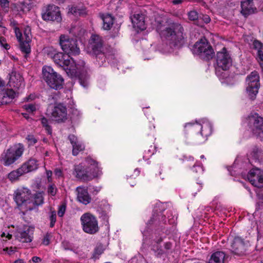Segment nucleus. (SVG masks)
Wrapping results in <instances>:
<instances>
[{
  "label": "nucleus",
  "instance_id": "f257e3e1",
  "mask_svg": "<svg viewBox=\"0 0 263 263\" xmlns=\"http://www.w3.org/2000/svg\"><path fill=\"white\" fill-rule=\"evenodd\" d=\"M156 30L162 40L166 41L171 48L181 45L183 39V27L175 22H167L165 19L156 20Z\"/></svg>",
  "mask_w": 263,
  "mask_h": 263
},
{
  "label": "nucleus",
  "instance_id": "f03ea898",
  "mask_svg": "<svg viewBox=\"0 0 263 263\" xmlns=\"http://www.w3.org/2000/svg\"><path fill=\"white\" fill-rule=\"evenodd\" d=\"M54 62L62 67H64L68 74L71 77L76 76L80 74L79 82L84 87L88 85V76L87 74L83 76L82 72L84 69V62L82 61L79 63L76 64L72 58L69 55L59 52L53 59Z\"/></svg>",
  "mask_w": 263,
  "mask_h": 263
},
{
  "label": "nucleus",
  "instance_id": "7ed1b4c3",
  "mask_svg": "<svg viewBox=\"0 0 263 263\" xmlns=\"http://www.w3.org/2000/svg\"><path fill=\"white\" fill-rule=\"evenodd\" d=\"M73 174L80 180L90 181L101 176L102 171L97 162L87 158L83 162L75 166Z\"/></svg>",
  "mask_w": 263,
  "mask_h": 263
},
{
  "label": "nucleus",
  "instance_id": "20e7f679",
  "mask_svg": "<svg viewBox=\"0 0 263 263\" xmlns=\"http://www.w3.org/2000/svg\"><path fill=\"white\" fill-rule=\"evenodd\" d=\"M186 130L193 131H200V134H197L196 137L195 142L197 143H202L206 140L207 137L212 133L211 124L207 120H204L202 124L198 123H187L184 125Z\"/></svg>",
  "mask_w": 263,
  "mask_h": 263
},
{
  "label": "nucleus",
  "instance_id": "39448f33",
  "mask_svg": "<svg viewBox=\"0 0 263 263\" xmlns=\"http://www.w3.org/2000/svg\"><path fill=\"white\" fill-rule=\"evenodd\" d=\"M42 75L43 80L50 88L58 90L63 87L64 79L51 67L44 66L42 68Z\"/></svg>",
  "mask_w": 263,
  "mask_h": 263
},
{
  "label": "nucleus",
  "instance_id": "423d86ee",
  "mask_svg": "<svg viewBox=\"0 0 263 263\" xmlns=\"http://www.w3.org/2000/svg\"><path fill=\"white\" fill-rule=\"evenodd\" d=\"M23 146L20 144L14 145L8 149L2 155L1 161L5 166H9L14 163L22 155Z\"/></svg>",
  "mask_w": 263,
  "mask_h": 263
},
{
  "label": "nucleus",
  "instance_id": "0eeeda50",
  "mask_svg": "<svg viewBox=\"0 0 263 263\" xmlns=\"http://www.w3.org/2000/svg\"><path fill=\"white\" fill-rule=\"evenodd\" d=\"M192 51L194 54L198 55L206 60L212 58L214 54L212 47L205 38H202L197 42L194 45Z\"/></svg>",
  "mask_w": 263,
  "mask_h": 263
},
{
  "label": "nucleus",
  "instance_id": "6e6552de",
  "mask_svg": "<svg viewBox=\"0 0 263 263\" xmlns=\"http://www.w3.org/2000/svg\"><path fill=\"white\" fill-rule=\"evenodd\" d=\"M59 44L62 50L69 56L76 55L80 53V50L77 40L69 37L68 35L62 34L59 38Z\"/></svg>",
  "mask_w": 263,
  "mask_h": 263
},
{
  "label": "nucleus",
  "instance_id": "1a4fd4ad",
  "mask_svg": "<svg viewBox=\"0 0 263 263\" xmlns=\"http://www.w3.org/2000/svg\"><path fill=\"white\" fill-rule=\"evenodd\" d=\"M31 191L24 186L18 187L13 194V198L17 205L22 206V209L25 211H28L27 207L31 203Z\"/></svg>",
  "mask_w": 263,
  "mask_h": 263
},
{
  "label": "nucleus",
  "instance_id": "9d476101",
  "mask_svg": "<svg viewBox=\"0 0 263 263\" xmlns=\"http://www.w3.org/2000/svg\"><path fill=\"white\" fill-rule=\"evenodd\" d=\"M80 220L83 230L86 233L93 234L99 231L98 222L96 217L90 213L83 214Z\"/></svg>",
  "mask_w": 263,
  "mask_h": 263
},
{
  "label": "nucleus",
  "instance_id": "9b49d317",
  "mask_svg": "<svg viewBox=\"0 0 263 263\" xmlns=\"http://www.w3.org/2000/svg\"><path fill=\"white\" fill-rule=\"evenodd\" d=\"M246 92L251 99H254L260 87L259 76L257 71L252 72L246 78Z\"/></svg>",
  "mask_w": 263,
  "mask_h": 263
},
{
  "label": "nucleus",
  "instance_id": "f8f14e48",
  "mask_svg": "<svg viewBox=\"0 0 263 263\" xmlns=\"http://www.w3.org/2000/svg\"><path fill=\"white\" fill-rule=\"evenodd\" d=\"M249 125L254 134L263 138V118L256 113L248 117Z\"/></svg>",
  "mask_w": 263,
  "mask_h": 263
},
{
  "label": "nucleus",
  "instance_id": "ddd939ff",
  "mask_svg": "<svg viewBox=\"0 0 263 263\" xmlns=\"http://www.w3.org/2000/svg\"><path fill=\"white\" fill-rule=\"evenodd\" d=\"M216 58L217 67L223 70H228L232 66V58L224 47L221 51L217 52Z\"/></svg>",
  "mask_w": 263,
  "mask_h": 263
},
{
  "label": "nucleus",
  "instance_id": "4468645a",
  "mask_svg": "<svg viewBox=\"0 0 263 263\" xmlns=\"http://www.w3.org/2000/svg\"><path fill=\"white\" fill-rule=\"evenodd\" d=\"M42 15L45 21H56L59 22L61 20L60 9L54 5H48Z\"/></svg>",
  "mask_w": 263,
  "mask_h": 263
},
{
  "label": "nucleus",
  "instance_id": "2eb2a0df",
  "mask_svg": "<svg viewBox=\"0 0 263 263\" xmlns=\"http://www.w3.org/2000/svg\"><path fill=\"white\" fill-rule=\"evenodd\" d=\"M248 180L254 186L257 187H263V171L258 168H254L250 171L248 175Z\"/></svg>",
  "mask_w": 263,
  "mask_h": 263
},
{
  "label": "nucleus",
  "instance_id": "dca6fc26",
  "mask_svg": "<svg viewBox=\"0 0 263 263\" xmlns=\"http://www.w3.org/2000/svg\"><path fill=\"white\" fill-rule=\"evenodd\" d=\"M247 244L239 237L234 238L231 244L232 252L238 255H242L246 251Z\"/></svg>",
  "mask_w": 263,
  "mask_h": 263
},
{
  "label": "nucleus",
  "instance_id": "f3484780",
  "mask_svg": "<svg viewBox=\"0 0 263 263\" xmlns=\"http://www.w3.org/2000/svg\"><path fill=\"white\" fill-rule=\"evenodd\" d=\"M52 117L57 121H62L67 118V109L62 104L55 105L52 109Z\"/></svg>",
  "mask_w": 263,
  "mask_h": 263
},
{
  "label": "nucleus",
  "instance_id": "a211bd4d",
  "mask_svg": "<svg viewBox=\"0 0 263 263\" xmlns=\"http://www.w3.org/2000/svg\"><path fill=\"white\" fill-rule=\"evenodd\" d=\"M68 14L75 16H84L87 14V11L82 4H73L68 6Z\"/></svg>",
  "mask_w": 263,
  "mask_h": 263
},
{
  "label": "nucleus",
  "instance_id": "6ab92c4d",
  "mask_svg": "<svg viewBox=\"0 0 263 263\" xmlns=\"http://www.w3.org/2000/svg\"><path fill=\"white\" fill-rule=\"evenodd\" d=\"M9 84L10 87L17 89L24 86L23 78L21 74L16 71H12L10 74Z\"/></svg>",
  "mask_w": 263,
  "mask_h": 263
},
{
  "label": "nucleus",
  "instance_id": "aec40b11",
  "mask_svg": "<svg viewBox=\"0 0 263 263\" xmlns=\"http://www.w3.org/2000/svg\"><path fill=\"white\" fill-rule=\"evenodd\" d=\"M33 229L29 227H26L24 230L20 231L17 234V239L22 242H30L33 238Z\"/></svg>",
  "mask_w": 263,
  "mask_h": 263
},
{
  "label": "nucleus",
  "instance_id": "412c9836",
  "mask_svg": "<svg viewBox=\"0 0 263 263\" xmlns=\"http://www.w3.org/2000/svg\"><path fill=\"white\" fill-rule=\"evenodd\" d=\"M132 22L135 29L139 32L146 28L144 15L140 14H134L132 17Z\"/></svg>",
  "mask_w": 263,
  "mask_h": 263
},
{
  "label": "nucleus",
  "instance_id": "4be33fe9",
  "mask_svg": "<svg viewBox=\"0 0 263 263\" xmlns=\"http://www.w3.org/2000/svg\"><path fill=\"white\" fill-rule=\"evenodd\" d=\"M14 32L15 33L16 37L20 42V48L22 52L28 54L30 52V46L29 45V43L30 41H28L27 40H24V37H22V34L21 32L20 29L15 27L14 28Z\"/></svg>",
  "mask_w": 263,
  "mask_h": 263
},
{
  "label": "nucleus",
  "instance_id": "5701e85b",
  "mask_svg": "<svg viewBox=\"0 0 263 263\" xmlns=\"http://www.w3.org/2000/svg\"><path fill=\"white\" fill-rule=\"evenodd\" d=\"M76 191L77 192V200L80 202L85 205L90 202L91 197L85 187L79 186L77 188Z\"/></svg>",
  "mask_w": 263,
  "mask_h": 263
},
{
  "label": "nucleus",
  "instance_id": "b1692460",
  "mask_svg": "<svg viewBox=\"0 0 263 263\" xmlns=\"http://www.w3.org/2000/svg\"><path fill=\"white\" fill-rule=\"evenodd\" d=\"M68 139L72 146V154L74 156H77L80 152L84 149V144L79 141L78 138L74 135H69Z\"/></svg>",
  "mask_w": 263,
  "mask_h": 263
},
{
  "label": "nucleus",
  "instance_id": "393cba45",
  "mask_svg": "<svg viewBox=\"0 0 263 263\" xmlns=\"http://www.w3.org/2000/svg\"><path fill=\"white\" fill-rule=\"evenodd\" d=\"M241 7V13L245 16H247L253 13L256 10V8L253 6V0H245L242 1Z\"/></svg>",
  "mask_w": 263,
  "mask_h": 263
},
{
  "label": "nucleus",
  "instance_id": "a878e982",
  "mask_svg": "<svg viewBox=\"0 0 263 263\" xmlns=\"http://www.w3.org/2000/svg\"><path fill=\"white\" fill-rule=\"evenodd\" d=\"M17 93L12 89H7L3 90L0 92V96H2V101L3 103L7 104L12 101L15 98Z\"/></svg>",
  "mask_w": 263,
  "mask_h": 263
},
{
  "label": "nucleus",
  "instance_id": "bb28decb",
  "mask_svg": "<svg viewBox=\"0 0 263 263\" xmlns=\"http://www.w3.org/2000/svg\"><path fill=\"white\" fill-rule=\"evenodd\" d=\"M90 45L94 52H100L102 48V40L97 34L92 35L89 41Z\"/></svg>",
  "mask_w": 263,
  "mask_h": 263
},
{
  "label": "nucleus",
  "instance_id": "cd10ccee",
  "mask_svg": "<svg viewBox=\"0 0 263 263\" xmlns=\"http://www.w3.org/2000/svg\"><path fill=\"white\" fill-rule=\"evenodd\" d=\"M156 207L154 209V214H153V217L151 219L149 223L151 222H155V221H160L163 223L166 222V219L165 218V216L162 214V211L160 210L158 212V210L157 208H160L163 206V204L161 203H157Z\"/></svg>",
  "mask_w": 263,
  "mask_h": 263
},
{
  "label": "nucleus",
  "instance_id": "c85d7f7f",
  "mask_svg": "<svg viewBox=\"0 0 263 263\" xmlns=\"http://www.w3.org/2000/svg\"><path fill=\"white\" fill-rule=\"evenodd\" d=\"M44 193L43 192H37L35 193L33 197V199L31 200V204H29L27 207L28 211L33 210L35 206L42 204L44 202L43 197Z\"/></svg>",
  "mask_w": 263,
  "mask_h": 263
},
{
  "label": "nucleus",
  "instance_id": "c756f323",
  "mask_svg": "<svg viewBox=\"0 0 263 263\" xmlns=\"http://www.w3.org/2000/svg\"><path fill=\"white\" fill-rule=\"evenodd\" d=\"M39 164L37 160L30 159L24 163L21 167L26 174L35 171L38 168Z\"/></svg>",
  "mask_w": 263,
  "mask_h": 263
},
{
  "label": "nucleus",
  "instance_id": "7c9ffc66",
  "mask_svg": "<svg viewBox=\"0 0 263 263\" xmlns=\"http://www.w3.org/2000/svg\"><path fill=\"white\" fill-rule=\"evenodd\" d=\"M33 2L31 0H24L22 2H18L15 5V8L18 11L26 12L29 11L33 7Z\"/></svg>",
  "mask_w": 263,
  "mask_h": 263
},
{
  "label": "nucleus",
  "instance_id": "2f4dec72",
  "mask_svg": "<svg viewBox=\"0 0 263 263\" xmlns=\"http://www.w3.org/2000/svg\"><path fill=\"white\" fill-rule=\"evenodd\" d=\"M101 17L103 21V28L104 30H109L114 24V17L111 14H105L101 15Z\"/></svg>",
  "mask_w": 263,
  "mask_h": 263
},
{
  "label": "nucleus",
  "instance_id": "473e14b6",
  "mask_svg": "<svg viewBox=\"0 0 263 263\" xmlns=\"http://www.w3.org/2000/svg\"><path fill=\"white\" fill-rule=\"evenodd\" d=\"M225 254L221 251H217L211 256L209 263H224Z\"/></svg>",
  "mask_w": 263,
  "mask_h": 263
},
{
  "label": "nucleus",
  "instance_id": "72a5a7b5",
  "mask_svg": "<svg viewBox=\"0 0 263 263\" xmlns=\"http://www.w3.org/2000/svg\"><path fill=\"white\" fill-rule=\"evenodd\" d=\"M25 174V173L21 167H20L18 168L9 173L8 175V178L12 182H15L18 181L20 178Z\"/></svg>",
  "mask_w": 263,
  "mask_h": 263
},
{
  "label": "nucleus",
  "instance_id": "f704fd0d",
  "mask_svg": "<svg viewBox=\"0 0 263 263\" xmlns=\"http://www.w3.org/2000/svg\"><path fill=\"white\" fill-rule=\"evenodd\" d=\"M253 48L257 51V58L263 61V44L258 40H255L253 43Z\"/></svg>",
  "mask_w": 263,
  "mask_h": 263
},
{
  "label": "nucleus",
  "instance_id": "c9c22d12",
  "mask_svg": "<svg viewBox=\"0 0 263 263\" xmlns=\"http://www.w3.org/2000/svg\"><path fill=\"white\" fill-rule=\"evenodd\" d=\"M162 239L161 237L156 240H154L156 244L153 245L152 249L157 256L161 255L164 253L163 250L161 249L158 245L159 243L162 241Z\"/></svg>",
  "mask_w": 263,
  "mask_h": 263
},
{
  "label": "nucleus",
  "instance_id": "e433bc0d",
  "mask_svg": "<svg viewBox=\"0 0 263 263\" xmlns=\"http://www.w3.org/2000/svg\"><path fill=\"white\" fill-rule=\"evenodd\" d=\"M45 53L52 60L59 52L56 49L53 47H48L44 49Z\"/></svg>",
  "mask_w": 263,
  "mask_h": 263
},
{
  "label": "nucleus",
  "instance_id": "4c0bfd02",
  "mask_svg": "<svg viewBox=\"0 0 263 263\" xmlns=\"http://www.w3.org/2000/svg\"><path fill=\"white\" fill-rule=\"evenodd\" d=\"M47 193L49 195L54 196L58 191V189L54 184H50L47 187Z\"/></svg>",
  "mask_w": 263,
  "mask_h": 263
},
{
  "label": "nucleus",
  "instance_id": "58836bf2",
  "mask_svg": "<svg viewBox=\"0 0 263 263\" xmlns=\"http://www.w3.org/2000/svg\"><path fill=\"white\" fill-rule=\"evenodd\" d=\"M24 37V40H27L28 41H31V29L29 27H26L24 30V33L22 34V37Z\"/></svg>",
  "mask_w": 263,
  "mask_h": 263
},
{
  "label": "nucleus",
  "instance_id": "ea45409f",
  "mask_svg": "<svg viewBox=\"0 0 263 263\" xmlns=\"http://www.w3.org/2000/svg\"><path fill=\"white\" fill-rule=\"evenodd\" d=\"M41 122L43 126L45 127L47 133L49 135L51 134L52 130L50 126L48 124V121L45 118H42L41 119Z\"/></svg>",
  "mask_w": 263,
  "mask_h": 263
},
{
  "label": "nucleus",
  "instance_id": "a19ab883",
  "mask_svg": "<svg viewBox=\"0 0 263 263\" xmlns=\"http://www.w3.org/2000/svg\"><path fill=\"white\" fill-rule=\"evenodd\" d=\"M49 218L50 220V226L53 227L56 222V212L55 211H51L49 213Z\"/></svg>",
  "mask_w": 263,
  "mask_h": 263
},
{
  "label": "nucleus",
  "instance_id": "79ce46f5",
  "mask_svg": "<svg viewBox=\"0 0 263 263\" xmlns=\"http://www.w3.org/2000/svg\"><path fill=\"white\" fill-rule=\"evenodd\" d=\"M261 155H262L261 151L258 148H254L253 151H252V152L251 153L252 156L255 159H259V158L261 156Z\"/></svg>",
  "mask_w": 263,
  "mask_h": 263
},
{
  "label": "nucleus",
  "instance_id": "37998d69",
  "mask_svg": "<svg viewBox=\"0 0 263 263\" xmlns=\"http://www.w3.org/2000/svg\"><path fill=\"white\" fill-rule=\"evenodd\" d=\"M0 45L6 50H8L10 46L7 42L6 39L3 36H0Z\"/></svg>",
  "mask_w": 263,
  "mask_h": 263
},
{
  "label": "nucleus",
  "instance_id": "c03bdc74",
  "mask_svg": "<svg viewBox=\"0 0 263 263\" xmlns=\"http://www.w3.org/2000/svg\"><path fill=\"white\" fill-rule=\"evenodd\" d=\"M189 18L191 21H195L198 18V13L195 10H192L188 13Z\"/></svg>",
  "mask_w": 263,
  "mask_h": 263
},
{
  "label": "nucleus",
  "instance_id": "a18cd8bd",
  "mask_svg": "<svg viewBox=\"0 0 263 263\" xmlns=\"http://www.w3.org/2000/svg\"><path fill=\"white\" fill-rule=\"evenodd\" d=\"M26 139L27 140L29 145H34L37 141V139H36L33 135H28L26 138Z\"/></svg>",
  "mask_w": 263,
  "mask_h": 263
},
{
  "label": "nucleus",
  "instance_id": "49530a36",
  "mask_svg": "<svg viewBox=\"0 0 263 263\" xmlns=\"http://www.w3.org/2000/svg\"><path fill=\"white\" fill-rule=\"evenodd\" d=\"M168 222L170 223H173L175 222V219H176L175 214L173 215L172 211H167Z\"/></svg>",
  "mask_w": 263,
  "mask_h": 263
},
{
  "label": "nucleus",
  "instance_id": "de8ad7c7",
  "mask_svg": "<svg viewBox=\"0 0 263 263\" xmlns=\"http://www.w3.org/2000/svg\"><path fill=\"white\" fill-rule=\"evenodd\" d=\"M103 252V250L101 247H98L95 249L93 257L95 259H97L99 256L101 255Z\"/></svg>",
  "mask_w": 263,
  "mask_h": 263
},
{
  "label": "nucleus",
  "instance_id": "09e8293b",
  "mask_svg": "<svg viewBox=\"0 0 263 263\" xmlns=\"http://www.w3.org/2000/svg\"><path fill=\"white\" fill-rule=\"evenodd\" d=\"M24 108L28 112H33L36 110V106L32 104H28L24 105Z\"/></svg>",
  "mask_w": 263,
  "mask_h": 263
},
{
  "label": "nucleus",
  "instance_id": "8fccbe9b",
  "mask_svg": "<svg viewBox=\"0 0 263 263\" xmlns=\"http://www.w3.org/2000/svg\"><path fill=\"white\" fill-rule=\"evenodd\" d=\"M66 211V205L63 204L59 207L58 214L59 217H62Z\"/></svg>",
  "mask_w": 263,
  "mask_h": 263
},
{
  "label": "nucleus",
  "instance_id": "3c124183",
  "mask_svg": "<svg viewBox=\"0 0 263 263\" xmlns=\"http://www.w3.org/2000/svg\"><path fill=\"white\" fill-rule=\"evenodd\" d=\"M193 172H199V173H202L203 172V169L202 166L198 164H195L193 168Z\"/></svg>",
  "mask_w": 263,
  "mask_h": 263
},
{
  "label": "nucleus",
  "instance_id": "603ef678",
  "mask_svg": "<svg viewBox=\"0 0 263 263\" xmlns=\"http://www.w3.org/2000/svg\"><path fill=\"white\" fill-rule=\"evenodd\" d=\"M50 243V235L47 234L44 237L42 243L45 246H47Z\"/></svg>",
  "mask_w": 263,
  "mask_h": 263
},
{
  "label": "nucleus",
  "instance_id": "864d4df0",
  "mask_svg": "<svg viewBox=\"0 0 263 263\" xmlns=\"http://www.w3.org/2000/svg\"><path fill=\"white\" fill-rule=\"evenodd\" d=\"M54 174L57 178H60L63 176L62 171L60 168H55L54 170Z\"/></svg>",
  "mask_w": 263,
  "mask_h": 263
},
{
  "label": "nucleus",
  "instance_id": "5fc2aeb1",
  "mask_svg": "<svg viewBox=\"0 0 263 263\" xmlns=\"http://www.w3.org/2000/svg\"><path fill=\"white\" fill-rule=\"evenodd\" d=\"M46 174L48 182H50V183L52 182V172L51 171H46Z\"/></svg>",
  "mask_w": 263,
  "mask_h": 263
},
{
  "label": "nucleus",
  "instance_id": "6e6d98bb",
  "mask_svg": "<svg viewBox=\"0 0 263 263\" xmlns=\"http://www.w3.org/2000/svg\"><path fill=\"white\" fill-rule=\"evenodd\" d=\"M5 251H6L8 254H12L13 252H14L16 250L15 248L10 247V248H6L4 250Z\"/></svg>",
  "mask_w": 263,
  "mask_h": 263
},
{
  "label": "nucleus",
  "instance_id": "4d7b16f0",
  "mask_svg": "<svg viewBox=\"0 0 263 263\" xmlns=\"http://www.w3.org/2000/svg\"><path fill=\"white\" fill-rule=\"evenodd\" d=\"M9 3L8 0H0V5L3 7H8Z\"/></svg>",
  "mask_w": 263,
  "mask_h": 263
},
{
  "label": "nucleus",
  "instance_id": "13d9d810",
  "mask_svg": "<svg viewBox=\"0 0 263 263\" xmlns=\"http://www.w3.org/2000/svg\"><path fill=\"white\" fill-rule=\"evenodd\" d=\"M172 248V243L170 242H167L164 244V249L167 251L171 249Z\"/></svg>",
  "mask_w": 263,
  "mask_h": 263
},
{
  "label": "nucleus",
  "instance_id": "bf43d9fd",
  "mask_svg": "<svg viewBox=\"0 0 263 263\" xmlns=\"http://www.w3.org/2000/svg\"><path fill=\"white\" fill-rule=\"evenodd\" d=\"M41 260L42 259L37 256H34L32 258V261L34 263H39Z\"/></svg>",
  "mask_w": 263,
  "mask_h": 263
},
{
  "label": "nucleus",
  "instance_id": "052dcab7",
  "mask_svg": "<svg viewBox=\"0 0 263 263\" xmlns=\"http://www.w3.org/2000/svg\"><path fill=\"white\" fill-rule=\"evenodd\" d=\"M2 237H6L8 239H10L11 238L12 235L10 234L9 233H6L5 232H3L1 235Z\"/></svg>",
  "mask_w": 263,
  "mask_h": 263
},
{
  "label": "nucleus",
  "instance_id": "680f3d73",
  "mask_svg": "<svg viewBox=\"0 0 263 263\" xmlns=\"http://www.w3.org/2000/svg\"><path fill=\"white\" fill-rule=\"evenodd\" d=\"M77 30H78V28L73 27L71 29L70 32L73 33L75 35L79 36L81 34V33H77Z\"/></svg>",
  "mask_w": 263,
  "mask_h": 263
},
{
  "label": "nucleus",
  "instance_id": "e2e57ef3",
  "mask_svg": "<svg viewBox=\"0 0 263 263\" xmlns=\"http://www.w3.org/2000/svg\"><path fill=\"white\" fill-rule=\"evenodd\" d=\"M101 187L100 186H96L93 187L92 192L95 194H97L100 191Z\"/></svg>",
  "mask_w": 263,
  "mask_h": 263
},
{
  "label": "nucleus",
  "instance_id": "0e129e2a",
  "mask_svg": "<svg viewBox=\"0 0 263 263\" xmlns=\"http://www.w3.org/2000/svg\"><path fill=\"white\" fill-rule=\"evenodd\" d=\"M203 20L205 23H209L210 22L211 19L209 16L204 15L203 16Z\"/></svg>",
  "mask_w": 263,
  "mask_h": 263
},
{
  "label": "nucleus",
  "instance_id": "69168bd1",
  "mask_svg": "<svg viewBox=\"0 0 263 263\" xmlns=\"http://www.w3.org/2000/svg\"><path fill=\"white\" fill-rule=\"evenodd\" d=\"M5 86L4 82L0 79V92L3 90Z\"/></svg>",
  "mask_w": 263,
  "mask_h": 263
},
{
  "label": "nucleus",
  "instance_id": "338daca9",
  "mask_svg": "<svg viewBox=\"0 0 263 263\" xmlns=\"http://www.w3.org/2000/svg\"><path fill=\"white\" fill-rule=\"evenodd\" d=\"M194 187L195 189H197L198 191H199L202 189V185L200 183H197Z\"/></svg>",
  "mask_w": 263,
  "mask_h": 263
},
{
  "label": "nucleus",
  "instance_id": "774afa93",
  "mask_svg": "<svg viewBox=\"0 0 263 263\" xmlns=\"http://www.w3.org/2000/svg\"><path fill=\"white\" fill-rule=\"evenodd\" d=\"M183 0H173V3L174 5H178L182 3Z\"/></svg>",
  "mask_w": 263,
  "mask_h": 263
}]
</instances>
